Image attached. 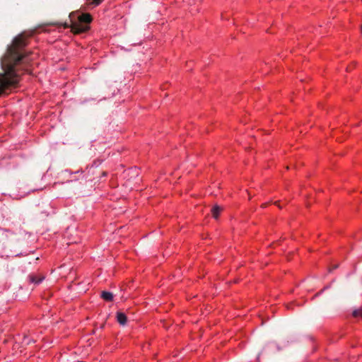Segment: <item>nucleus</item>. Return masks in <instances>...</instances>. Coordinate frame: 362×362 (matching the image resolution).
Masks as SVG:
<instances>
[{
    "mask_svg": "<svg viewBox=\"0 0 362 362\" xmlns=\"http://www.w3.org/2000/svg\"><path fill=\"white\" fill-rule=\"evenodd\" d=\"M353 316L354 317H361L362 318V308L355 310L353 312Z\"/></svg>",
    "mask_w": 362,
    "mask_h": 362,
    "instance_id": "0eeeda50",
    "label": "nucleus"
},
{
    "mask_svg": "<svg viewBox=\"0 0 362 362\" xmlns=\"http://www.w3.org/2000/svg\"><path fill=\"white\" fill-rule=\"evenodd\" d=\"M222 211V209L218 206H214L212 209H211V214H212V216L214 218L217 219L219 216V214L221 213V211Z\"/></svg>",
    "mask_w": 362,
    "mask_h": 362,
    "instance_id": "423d86ee",
    "label": "nucleus"
},
{
    "mask_svg": "<svg viewBox=\"0 0 362 362\" xmlns=\"http://www.w3.org/2000/svg\"><path fill=\"white\" fill-rule=\"evenodd\" d=\"M29 281L32 284H39L44 279V276H40L35 274H30L28 276Z\"/></svg>",
    "mask_w": 362,
    "mask_h": 362,
    "instance_id": "7ed1b4c3",
    "label": "nucleus"
},
{
    "mask_svg": "<svg viewBox=\"0 0 362 362\" xmlns=\"http://www.w3.org/2000/svg\"><path fill=\"white\" fill-rule=\"evenodd\" d=\"M116 317H117V322L120 325H124L126 324L127 318L126 315L124 313L117 312Z\"/></svg>",
    "mask_w": 362,
    "mask_h": 362,
    "instance_id": "20e7f679",
    "label": "nucleus"
},
{
    "mask_svg": "<svg viewBox=\"0 0 362 362\" xmlns=\"http://www.w3.org/2000/svg\"><path fill=\"white\" fill-rule=\"evenodd\" d=\"M88 4L93 6H98L103 0H87Z\"/></svg>",
    "mask_w": 362,
    "mask_h": 362,
    "instance_id": "6e6552de",
    "label": "nucleus"
},
{
    "mask_svg": "<svg viewBox=\"0 0 362 362\" xmlns=\"http://www.w3.org/2000/svg\"><path fill=\"white\" fill-rule=\"evenodd\" d=\"M337 267V265H336V266H334V267H333V269H336Z\"/></svg>",
    "mask_w": 362,
    "mask_h": 362,
    "instance_id": "1a4fd4ad",
    "label": "nucleus"
},
{
    "mask_svg": "<svg viewBox=\"0 0 362 362\" xmlns=\"http://www.w3.org/2000/svg\"><path fill=\"white\" fill-rule=\"evenodd\" d=\"M28 45V39L23 34L16 36L8 47L1 60L4 73L0 74V95L11 88L16 87L19 81V76L16 72V66L21 63L28 62L25 48Z\"/></svg>",
    "mask_w": 362,
    "mask_h": 362,
    "instance_id": "f257e3e1",
    "label": "nucleus"
},
{
    "mask_svg": "<svg viewBox=\"0 0 362 362\" xmlns=\"http://www.w3.org/2000/svg\"><path fill=\"white\" fill-rule=\"evenodd\" d=\"M101 297L103 300L107 302H111L113 300V295L109 291H103L101 293Z\"/></svg>",
    "mask_w": 362,
    "mask_h": 362,
    "instance_id": "39448f33",
    "label": "nucleus"
},
{
    "mask_svg": "<svg viewBox=\"0 0 362 362\" xmlns=\"http://www.w3.org/2000/svg\"><path fill=\"white\" fill-rule=\"evenodd\" d=\"M71 21L70 28L75 34L86 32L89 30V24L93 18L90 13H80L78 11H74L69 14Z\"/></svg>",
    "mask_w": 362,
    "mask_h": 362,
    "instance_id": "f03ea898",
    "label": "nucleus"
}]
</instances>
